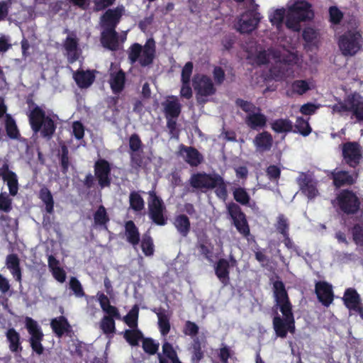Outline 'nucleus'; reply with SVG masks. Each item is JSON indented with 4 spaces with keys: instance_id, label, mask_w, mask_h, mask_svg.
Instances as JSON below:
<instances>
[{
    "instance_id": "obj_1",
    "label": "nucleus",
    "mask_w": 363,
    "mask_h": 363,
    "mask_svg": "<svg viewBox=\"0 0 363 363\" xmlns=\"http://www.w3.org/2000/svg\"><path fill=\"white\" fill-rule=\"evenodd\" d=\"M273 294L278 307L284 318L277 314L273 318V328L277 337L285 338L288 332L294 333L295 321L292 305L284 282L277 280L273 283Z\"/></svg>"
},
{
    "instance_id": "obj_2",
    "label": "nucleus",
    "mask_w": 363,
    "mask_h": 363,
    "mask_svg": "<svg viewBox=\"0 0 363 363\" xmlns=\"http://www.w3.org/2000/svg\"><path fill=\"white\" fill-rule=\"evenodd\" d=\"M28 117L34 133H40V136L47 140H50L53 137L57 128L56 120L58 118L56 114H47L41 107L36 105L30 111Z\"/></svg>"
},
{
    "instance_id": "obj_3",
    "label": "nucleus",
    "mask_w": 363,
    "mask_h": 363,
    "mask_svg": "<svg viewBox=\"0 0 363 363\" xmlns=\"http://www.w3.org/2000/svg\"><path fill=\"white\" fill-rule=\"evenodd\" d=\"M314 17V12L311 4L305 0H294L288 5L286 14V26L296 32L301 29V23L311 21Z\"/></svg>"
},
{
    "instance_id": "obj_4",
    "label": "nucleus",
    "mask_w": 363,
    "mask_h": 363,
    "mask_svg": "<svg viewBox=\"0 0 363 363\" xmlns=\"http://www.w3.org/2000/svg\"><path fill=\"white\" fill-rule=\"evenodd\" d=\"M155 52V42L152 38L148 39L144 46L135 43L129 48L128 60L131 65L138 61L141 67H147L152 64Z\"/></svg>"
},
{
    "instance_id": "obj_5",
    "label": "nucleus",
    "mask_w": 363,
    "mask_h": 363,
    "mask_svg": "<svg viewBox=\"0 0 363 363\" xmlns=\"http://www.w3.org/2000/svg\"><path fill=\"white\" fill-rule=\"evenodd\" d=\"M363 38L359 31L347 30L339 39V48L345 56H354L362 48Z\"/></svg>"
},
{
    "instance_id": "obj_6",
    "label": "nucleus",
    "mask_w": 363,
    "mask_h": 363,
    "mask_svg": "<svg viewBox=\"0 0 363 363\" xmlns=\"http://www.w3.org/2000/svg\"><path fill=\"white\" fill-rule=\"evenodd\" d=\"M337 206L346 215H354L360 209L361 201L352 190H341L336 196Z\"/></svg>"
},
{
    "instance_id": "obj_7",
    "label": "nucleus",
    "mask_w": 363,
    "mask_h": 363,
    "mask_svg": "<svg viewBox=\"0 0 363 363\" xmlns=\"http://www.w3.org/2000/svg\"><path fill=\"white\" fill-rule=\"evenodd\" d=\"M148 195V209L150 219L157 225H166L167 218L164 215L166 207L163 201L155 191H150Z\"/></svg>"
},
{
    "instance_id": "obj_8",
    "label": "nucleus",
    "mask_w": 363,
    "mask_h": 363,
    "mask_svg": "<svg viewBox=\"0 0 363 363\" xmlns=\"http://www.w3.org/2000/svg\"><path fill=\"white\" fill-rule=\"evenodd\" d=\"M193 86L196 93V100L199 104L206 103L203 97L214 95L216 92L212 79L206 74H196L193 80Z\"/></svg>"
},
{
    "instance_id": "obj_9",
    "label": "nucleus",
    "mask_w": 363,
    "mask_h": 363,
    "mask_svg": "<svg viewBox=\"0 0 363 363\" xmlns=\"http://www.w3.org/2000/svg\"><path fill=\"white\" fill-rule=\"evenodd\" d=\"M26 328L30 334L29 343L32 350L38 355H41L44 352V347L42 344L44 335L41 328L37 321L30 317H26Z\"/></svg>"
},
{
    "instance_id": "obj_10",
    "label": "nucleus",
    "mask_w": 363,
    "mask_h": 363,
    "mask_svg": "<svg viewBox=\"0 0 363 363\" xmlns=\"http://www.w3.org/2000/svg\"><path fill=\"white\" fill-rule=\"evenodd\" d=\"M227 211L237 230L244 237H247L250 233V227L246 215L240 206L234 202H230L227 206Z\"/></svg>"
},
{
    "instance_id": "obj_11",
    "label": "nucleus",
    "mask_w": 363,
    "mask_h": 363,
    "mask_svg": "<svg viewBox=\"0 0 363 363\" xmlns=\"http://www.w3.org/2000/svg\"><path fill=\"white\" fill-rule=\"evenodd\" d=\"M94 177L101 189L110 186L111 184V167L108 161L100 158L94 162Z\"/></svg>"
},
{
    "instance_id": "obj_12",
    "label": "nucleus",
    "mask_w": 363,
    "mask_h": 363,
    "mask_svg": "<svg viewBox=\"0 0 363 363\" xmlns=\"http://www.w3.org/2000/svg\"><path fill=\"white\" fill-rule=\"evenodd\" d=\"M342 157L350 167L356 168L362 158L361 146L357 142H347L342 145Z\"/></svg>"
},
{
    "instance_id": "obj_13",
    "label": "nucleus",
    "mask_w": 363,
    "mask_h": 363,
    "mask_svg": "<svg viewBox=\"0 0 363 363\" xmlns=\"http://www.w3.org/2000/svg\"><path fill=\"white\" fill-rule=\"evenodd\" d=\"M125 13L123 5L106 9L100 17V26L105 29H116Z\"/></svg>"
},
{
    "instance_id": "obj_14",
    "label": "nucleus",
    "mask_w": 363,
    "mask_h": 363,
    "mask_svg": "<svg viewBox=\"0 0 363 363\" xmlns=\"http://www.w3.org/2000/svg\"><path fill=\"white\" fill-rule=\"evenodd\" d=\"M218 174H208L205 172H196L191 174L189 182L190 186L199 190H211L213 189V182Z\"/></svg>"
},
{
    "instance_id": "obj_15",
    "label": "nucleus",
    "mask_w": 363,
    "mask_h": 363,
    "mask_svg": "<svg viewBox=\"0 0 363 363\" xmlns=\"http://www.w3.org/2000/svg\"><path fill=\"white\" fill-rule=\"evenodd\" d=\"M259 13L249 10L243 13L238 21V31L240 33H250L255 30L260 21Z\"/></svg>"
},
{
    "instance_id": "obj_16",
    "label": "nucleus",
    "mask_w": 363,
    "mask_h": 363,
    "mask_svg": "<svg viewBox=\"0 0 363 363\" xmlns=\"http://www.w3.org/2000/svg\"><path fill=\"white\" fill-rule=\"evenodd\" d=\"M333 180V184L337 189L345 186H352L357 182L358 173L356 172H350L345 170L334 169L329 175Z\"/></svg>"
},
{
    "instance_id": "obj_17",
    "label": "nucleus",
    "mask_w": 363,
    "mask_h": 363,
    "mask_svg": "<svg viewBox=\"0 0 363 363\" xmlns=\"http://www.w3.org/2000/svg\"><path fill=\"white\" fill-rule=\"evenodd\" d=\"M348 112H351L357 121H363V96L354 91L345 96Z\"/></svg>"
},
{
    "instance_id": "obj_18",
    "label": "nucleus",
    "mask_w": 363,
    "mask_h": 363,
    "mask_svg": "<svg viewBox=\"0 0 363 363\" xmlns=\"http://www.w3.org/2000/svg\"><path fill=\"white\" fill-rule=\"evenodd\" d=\"M345 306L350 311L358 313L363 320V306L357 291L353 288H348L345 291L342 298Z\"/></svg>"
},
{
    "instance_id": "obj_19",
    "label": "nucleus",
    "mask_w": 363,
    "mask_h": 363,
    "mask_svg": "<svg viewBox=\"0 0 363 363\" xmlns=\"http://www.w3.org/2000/svg\"><path fill=\"white\" fill-rule=\"evenodd\" d=\"M0 178L6 182L9 194L15 196L18 191V181L16 174L9 169V164L5 162L0 167Z\"/></svg>"
},
{
    "instance_id": "obj_20",
    "label": "nucleus",
    "mask_w": 363,
    "mask_h": 363,
    "mask_svg": "<svg viewBox=\"0 0 363 363\" xmlns=\"http://www.w3.org/2000/svg\"><path fill=\"white\" fill-rule=\"evenodd\" d=\"M298 184L302 193L309 199L315 198L318 194L316 182L307 173H301L297 179Z\"/></svg>"
},
{
    "instance_id": "obj_21",
    "label": "nucleus",
    "mask_w": 363,
    "mask_h": 363,
    "mask_svg": "<svg viewBox=\"0 0 363 363\" xmlns=\"http://www.w3.org/2000/svg\"><path fill=\"white\" fill-rule=\"evenodd\" d=\"M179 148L180 155L191 167H198L203 162V156L196 147L181 144Z\"/></svg>"
},
{
    "instance_id": "obj_22",
    "label": "nucleus",
    "mask_w": 363,
    "mask_h": 363,
    "mask_svg": "<svg viewBox=\"0 0 363 363\" xmlns=\"http://www.w3.org/2000/svg\"><path fill=\"white\" fill-rule=\"evenodd\" d=\"M102 29L101 43L103 47L111 51L117 50L118 48V35L116 29Z\"/></svg>"
},
{
    "instance_id": "obj_23",
    "label": "nucleus",
    "mask_w": 363,
    "mask_h": 363,
    "mask_svg": "<svg viewBox=\"0 0 363 363\" xmlns=\"http://www.w3.org/2000/svg\"><path fill=\"white\" fill-rule=\"evenodd\" d=\"M73 79L81 89L89 87L95 80L94 71L78 69L73 73Z\"/></svg>"
},
{
    "instance_id": "obj_24",
    "label": "nucleus",
    "mask_w": 363,
    "mask_h": 363,
    "mask_svg": "<svg viewBox=\"0 0 363 363\" xmlns=\"http://www.w3.org/2000/svg\"><path fill=\"white\" fill-rule=\"evenodd\" d=\"M6 266L14 279L17 282L21 283L22 269L20 266V259L16 254H9L6 256Z\"/></svg>"
},
{
    "instance_id": "obj_25",
    "label": "nucleus",
    "mask_w": 363,
    "mask_h": 363,
    "mask_svg": "<svg viewBox=\"0 0 363 363\" xmlns=\"http://www.w3.org/2000/svg\"><path fill=\"white\" fill-rule=\"evenodd\" d=\"M215 274L220 281L227 286L230 283V263L228 260L220 258L215 265Z\"/></svg>"
},
{
    "instance_id": "obj_26",
    "label": "nucleus",
    "mask_w": 363,
    "mask_h": 363,
    "mask_svg": "<svg viewBox=\"0 0 363 363\" xmlns=\"http://www.w3.org/2000/svg\"><path fill=\"white\" fill-rule=\"evenodd\" d=\"M335 294L332 284L319 281V303L325 307H328L333 301Z\"/></svg>"
},
{
    "instance_id": "obj_27",
    "label": "nucleus",
    "mask_w": 363,
    "mask_h": 363,
    "mask_svg": "<svg viewBox=\"0 0 363 363\" xmlns=\"http://www.w3.org/2000/svg\"><path fill=\"white\" fill-rule=\"evenodd\" d=\"M253 143L257 151L262 152L269 151L273 145L272 135L267 131L259 133L255 137Z\"/></svg>"
},
{
    "instance_id": "obj_28",
    "label": "nucleus",
    "mask_w": 363,
    "mask_h": 363,
    "mask_svg": "<svg viewBox=\"0 0 363 363\" xmlns=\"http://www.w3.org/2000/svg\"><path fill=\"white\" fill-rule=\"evenodd\" d=\"M50 326L58 337H62L65 333L71 331V325L63 315L53 318L50 322Z\"/></svg>"
},
{
    "instance_id": "obj_29",
    "label": "nucleus",
    "mask_w": 363,
    "mask_h": 363,
    "mask_svg": "<svg viewBox=\"0 0 363 363\" xmlns=\"http://www.w3.org/2000/svg\"><path fill=\"white\" fill-rule=\"evenodd\" d=\"M267 121L266 116L262 113L260 111L247 114L245 119L247 125L252 130H257L258 128L265 127Z\"/></svg>"
},
{
    "instance_id": "obj_30",
    "label": "nucleus",
    "mask_w": 363,
    "mask_h": 363,
    "mask_svg": "<svg viewBox=\"0 0 363 363\" xmlns=\"http://www.w3.org/2000/svg\"><path fill=\"white\" fill-rule=\"evenodd\" d=\"M9 347L13 353H21L23 350L20 334L13 328H9L6 333Z\"/></svg>"
},
{
    "instance_id": "obj_31",
    "label": "nucleus",
    "mask_w": 363,
    "mask_h": 363,
    "mask_svg": "<svg viewBox=\"0 0 363 363\" xmlns=\"http://www.w3.org/2000/svg\"><path fill=\"white\" fill-rule=\"evenodd\" d=\"M173 225L179 234L186 238L191 230V222L189 217L185 214H179L174 217Z\"/></svg>"
},
{
    "instance_id": "obj_32",
    "label": "nucleus",
    "mask_w": 363,
    "mask_h": 363,
    "mask_svg": "<svg viewBox=\"0 0 363 363\" xmlns=\"http://www.w3.org/2000/svg\"><path fill=\"white\" fill-rule=\"evenodd\" d=\"M110 86L114 94L121 93L125 87V74L122 69L111 74Z\"/></svg>"
},
{
    "instance_id": "obj_33",
    "label": "nucleus",
    "mask_w": 363,
    "mask_h": 363,
    "mask_svg": "<svg viewBox=\"0 0 363 363\" xmlns=\"http://www.w3.org/2000/svg\"><path fill=\"white\" fill-rule=\"evenodd\" d=\"M125 235L127 241L133 246L138 245L140 240L138 228L133 220L125 223Z\"/></svg>"
},
{
    "instance_id": "obj_34",
    "label": "nucleus",
    "mask_w": 363,
    "mask_h": 363,
    "mask_svg": "<svg viewBox=\"0 0 363 363\" xmlns=\"http://www.w3.org/2000/svg\"><path fill=\"white\" fill-rule=\"evenodd\" d=\"M166 118H177L181 113L182 106L177 100L166 101L162 103Z\"/></svg>"
},
{
    "instance_id": "obj_35",
    "label": "nucleus",
    "mask_w": 363,
    "mask_h": 363,
    "mask_svg": "<svg viewBox=\"0 0 363 363\" xmlns=\"http://www.w3.org/2000/svg\"><path fill=\"white\" fill-rule=\"evenodd\" d=\"M196 248L207 260L212 261L213 246L206 235L198 239Z\"/></svg>"
},
{
    "instance_id": "obj_36",
    "label": "nucleus",
    "mask_w": 363,
    "mask_h": 363,
    "mask_svg": "<svg viewBox=\"0 0 363 363\" xmlns=\"http://www.w3.org/2000/svg\"><path fill=\"white\" fill-rule=\"evenodd\" d=\"M289 65H290L284 59L283 60L276 62L274 65L270 68V72L277 80H281L288 74Z\"/></svg>"
},
{
    "instance_id": "obj_37",
    "label": "nucleus",
    "mask_w": 363,
    "mask_h": 363,
    "mask_svg": "<svg viewBox=\"0 0 363 363\" xmlns=\"http://www.w3.org/2000/svg\"><path fill=\"white\" fill-rule=\"evenodd\" d=\"M162 353L165 357L158 354L159 363H169L168 359L172 362L179 359L176 350L174 349L172 345L169 342L165 341L162 345Z\"/></svg>"
},
{
    "instance_id": "obj_38",
    "label": "nucleus",
    "mask_w": 363,
    "mask_h": 363,
    "mask_svg": "<svg viewBox=\"0 0 363 363\" xmlns=\"http://www.w3.org/2000/svg\"><path fill=\"white\" fill-rule=\"evenodd\" d=\"M5 130L10 139L18 140L21 137L16 123L10 114H6L5 116Z\"/></svg>"
},
{
    "instance_id": "obj_39",
    "label": "nucleus",
    "mask_w": 363,
    "mask_h": 363,
    "mask_svg": "<svg viewBox=\"0 0 363 363\" xmlns=\"http://www.w3.org/2000/svg\"><path fill=\"white\" fill-rule=\"evenodd\" d=\"M123 335L126 342L134 347L138 346L139 341L143 340L144 337L143 333L138 328L125 330Z\"/></svg>"
},
{
    "instance_id": "obj_40",
    "label": "nucleus",
    "mask_w": 363,
    "mask_h": 363,
    "mask_svg": "<svg viewBox=\"0 0 363 363\" xmlns=\"http://www.w3.org/2000/svg\"><path fill=\"white\" fill-rule=\"evenodd\" d=\"M157 315L160 332L162 336H166L171 329L169 318L165 314V310L161 308L159 309V312L157 313Z\"/></svg>"
},
{
    "instance_id": "obj_41",
    "label": "nucleus",
    "mask_w": 363,
    "mask_h": 363,
    "mask_svg": "<svg viewBox=\"0 0 363 363\" xmlns=\"http://www.w3.org/2000/svg\"><path fill=\"white\" fill-rule=\"evenodd\" d=\"M39 199L45 205V210L48 213L54 211V199L51 191L46 186H43L39 191Z\"/></svg>"
},
{
    "instance_id": "obj_42",
    "label": "nucleus",
    "mask_w": 363,
    "mask_h": 363,
    "mask_svg": "<svg viewBox=\"0 0 363 363\" xmlns=\"http://www.w3.org/2000/svg\"><path fill=\"white\" fill-rule=\"evenodd\" d=\"M191 362L199 363L204 357V352L201 349V343L199 337L194 338L191 344Z\"/></svg>"
},
{
    "instance_id": "obj_43",
    "label": "nucleus",
    "mask_w": 363,
    "mask_h": 363,
    "mask_svg": "<svg viewBox=\"0 0 363 363\" xmlns=\"http://www.w3.org/2000/svg\"><path fill=\"white\" fill-rule=\"evenodd\" d=\"M292 128V123L289 119H277L272 123V129L278 133H289Z\"/></svg>"
},
{
    "instance_id": "obj_44",
    "label": "nucleus",
    "mask_w": 363,
    "mask_h": 363,
    "mask_svg": "<svg viewBox=\"0 0 363 363\" xmlns=\"http://www.w3.org/2000/svg\"><path fill=\"white\" fill-rule=\"evenodd\" d=\"M213 184L216 196L220 199H225L228 196L227 185L220 174L216 175Z\"/></svg>"
},
{
    "instance_id": "obj_45",
    "label": "nucleus",
    "mask_w": 363,
    "mask_h": 363,
    "mask_svg": "<svg viewBox=\"0 0 363 363\" xmlns=\"http://www.w3.org/2000/svg\"><path fill=\"white\" fill-rule=\"evenodd\" d=\"M139 316V306L135 304L130 310L126 315L123 317V321L130 328H138V320Z\"/></svg>"
},
{
    "instance_id": "obj_46",
    "label": "nucleus",
    "mask_w": 363,
    "mask_h": 363,
    "mask_svg": "<svg viewBox=\"0 0 363 363\" xmlns=\"http://www.w3.org/2000/svg\"><path fill=\"white\" fill-rule=\"evenodd\" d=\"M130 207L135 211H140L144 208L145 201L137 191H132L129 196Z\"/></svg>"
},
{
    "instance_id": "obj_47",
    "label": "nucleus",
    "mask_w": 363,
    "mask_h": 363,
    "mask_svg": "<svg viewBox=\"0 0 363 363\" xmlns=\"http://www.w3.org/2000/svg\"><path fill=\"white\" fill-rule=\"evenodd\" d=\"M234 199L242 206H247L250 203V196L245 189L242 187L235 188L233 191Z\"/></svg>"
},
{
    "instance_id": "obj_48",
    "label": "nucleus",
    "mask_w": 363,
    "mask_h": 363,
    "mask_svg": "<svg viewBox=\"0 0 363 363\" xmlns=\"http://www.w3.org/2000/svg\"><path fill=\"white\" fill-rule=\"evenodd\" d=\"M94 223L96 225H106L110 220L104 206H100L94 214Z\"/></svg>"
},
{
    "instance_id": "obj_49",
    "label": "nucleus",
    "mask_w": 363,
    "mask_h": 363,
    "mask_svg": "<svg viewBox=\"0 0 363 363\" xmlns=\"http://www.w3.org/2000/svg\"><path fill=\"white\" fill-rule=\"evenodd\" d=\"M142 347L144 352L150 355H154L159 349V343L155 342L151 337H143Z\"/></svg>"
},
{
    "instance_id": "obj_50",
    "label": "nucleus",
    "mask_w": 363,
    "mask_h": 363,
    "mask_svg": "<svg viewBox=\"0 0 363 363\" xmlns=\"http://www.w3.org/2000/svg\"><path fill=\"white\" fill-rule=\"evenodd\" d=\"M291 89L294 94L303 95L310 89V86L306 80L297 79L292 82Z\"/></svg>"
},
{
    "instance_id": "obj_51",
    "label": "nucleus",
    "mask_w": 363,
    "mask_h": 363,
    "mask_svg": "<svg viewBox=\"0 0 363 363\" xmlns=\"http://www.w3.org/2000/svg\"><path fill=\"white\" fill-rule=\"evenodd\" d=\"M276 229L282 235H287L289 233V219L284 215L279 214L277 217Z\"/></svg>"
},
{
    "instance_id": "obj_52",
    "label": "nucleus",
    "mask_w": 363,
    "mask_h": 363,
    "mask_svg": "<svg viewBox=\"0 0 363 363\" xmlns=\"http://www.w3.org/2000/svg\"><path fill=\"white\" fill-rule=\"evenodd\" d=\"M61 171L63 174H67L69 167V150L67 147L63 144L61 145V153L60 157Z\"/></svg>"
},
{
    "instance_id": "obj_53",
    "label": "nucleus",
    "mask_w": 363,
    "mask_h": 363,
    "mask_svg": "<svg viewBox=\"0 0 363 363\" xmlns=\"http://www.w3.org/2000/svg\"><path fill=\"white\" fill-rule=\"evenodd\" d=\"M130 165L133 168L138 169L143 167L144 160L143 150L138 152H129Z\"/></svg>"
},
{
    "instance_id": "obj_54",
    "label": "nucleus",
    "mask_w": 363,
    "mask_h": 363,
    "mask_svg": "<svg viewBox=\"0 0 363 363\" xmlns=\"http://www.w3.org/2000/svg\"><path fill=\"white\" fill-rule=\"evenodd\" d=\"M235 105L248 114L252 113L255 111H261L260 108L257 107L253 103L240 98L235 100Z\"/></svg>"
},
{
    "instance_id": "obj_55",
    "label": "nucleus",
    "mask_w": 363,
    "mask_h": 363,
    "mask_svg": "<svg viewBox=\"0 0 363 363\" xmlns=\"http://www.w3.org/2000/svg\"><path fill=\"white\" fill-rule=\"evenodd\" d=\"M69 285V289L73 291L76 297L82 298L85 296L82 285L76 277H72L70 278Z\"/></svg>"
},
{
    "instance_id": "obj_56",
    "label": "nucleus",
    "mask_w": 363,
    "mask_h": 363,
    "mask_svg": "<svg viewBox=\"0 0 363 363\" xmlns=\"http://www.w3.org/2000/svg\"><path fill=\"white\" fill-rule=\"evenodd\" d=\"M129 152H138L139 150H143V142L137 133H133L128 141Z\"/></svg>"
},
{
    "instance_id": "obj_57",
    "label": "nucleus",
    "mask_w": 363,
    "mask_h": 363,
    "mask_svg": "<svg viewBox=\"0 0 363 363\" xmlns=\"http://www.w3.org/2000/svg\"><path fill=\"white\" fill-rule=\"evenodd\" d=\"M295 128L303 136L308 135L311 131L309 123L302 117L297 118Z\"/></svg>"
},
{
    "instance_id": "obj_58",
    "label": "nucleus",
    "mask_w": 363,
    "mask_h": 363,
    "mask_svg": "<svg viewBox=\"0 0 363 363\" xmlns=\"http://www.w3.org/2000/svg\"><path fill=\"white\" fill-rule=\"evenodd\" d=\"M101 328L105 334L113 333L116 330L114 319L111 317H104L101 321Z\"/></svg>"
},
{
    "instance_id": "obj_59",
    "label": "nucleus",
    "mask_w": 363,
    "mask_h": 363,
    "mask_svg": "<svg viewBox=\"0 0 363 363\" xmlns=\"http://www.w3.org/2000/svg\"><path fill=\"white\" fill-rule=\"evenodd\" d=\"M329 16L330 23L334 25L340 24L343 18V13L335 6L330 7Z\"/></svg>"
},
{
    "instance_id": "obj_60",
    "label": "nucleus",
    "mask_w": 363,
    "mask_h": 363,
    "mask_svg": "<svg viewBox=\"0 0 363 363\" xmlns=\"http://www.w3.org/2000/svg\"><path fill=\"white\" fill-rule=\"evenodd\" d=\"M285 10L284 9H276L269 16L270 22L272 25L279 26L282 24L284 16H286Z\"/></svg>"
},
{
    "instance_id": "obj_61",
    "label": "nucleus",
    "mask_w": 363,
    "mask_h": 363,
    "mask_svg": "<svg viewBox=\"0 0 363 363\" xmlns=\"http://www.w3.org/2000/svg\"><path fill=\"white\" fill-rule=\"evenodd\" d=\"M199 331V326L191 320H186L183 328V333L188 336L195 337Z\"/></svg>"
},
{
    "instance_id": "obj_62",
    "label": "nucleus",
    "mask_w": 363,
    "mask_h": 363,
    "mask_svg": "<svg viewBox=\"0 0 363 363\" xmlns=\"http://www.w3.org/2000/svg\"><path fill=\"white\" fill-rule=\"evenodd\" d=\"M141 248L143 253L146 256H150L153 255V242L152 238L150 236L143 238L141 242Z\"/></svg>"
},
{
    "instance_id": "obj_63",
    "label": "nucleus",
    "mask_w": 363,
    "mask_h": 363,
    "mask_svg": "<svg viewBox=\"0 0 363 363\" xmlns=\"http://www.w3.org/2000/svg\"><path fill=\"white\" fill-rule=\"evenodd\" d=\"M194 65L192 62H187L182 70V82H190Z\"/></svg>"
},
{
    "instance_id": "obj_64",
    "label": "nucleus",
    "mask_w": 363,
    "mask_h": 363,
    "mask_svg": "<svg viewBox=\"0 0 363 363\" xmlns=\"http://www.w3.org/2000/svg\"><path fill=\"white\" fill-rule=\"evenodd\" d=\"M352 238L357 245L363 244V225H354L352 228Z\"/></svg>"
}]
</instances>
